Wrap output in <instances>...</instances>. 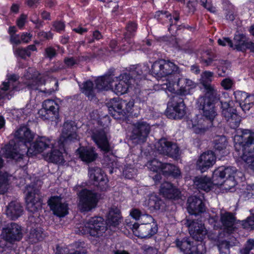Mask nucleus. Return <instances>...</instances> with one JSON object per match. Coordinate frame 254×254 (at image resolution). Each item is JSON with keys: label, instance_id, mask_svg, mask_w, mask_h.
Listing matches in <instances>:
<instances>
[{"label": "nucleus", "instance_id": "obj_41", "mask_svg": "<svg viewBox=\"0 0 254 254\" xmlns=\"http://www.w3.org/2000/svg\"><path fill=\"white\" fill-rule=\"evenodd\" d=\"M93 85V83L92 81H87L84 83L81 89L82 92L84 93L90 100H93L95 96Z\"/></svg>", "mask_w": 254, "mask_h": 254}, {"label": "nucleus", "instance_id": "obj_62", "mask_svg": "<svg viewBox=\"0 0 254 254\" xmlns=\"http://www.w3.org/2000/svg\"><path fill=\"white\" fill-rule=\"evenodd\" d=\"M126 105L123 107L124 111L125 112V116L126 115L127 113H129L131 111L132 108L134 106V101L132 100H130L128 102L125 100Z\"/></svg>", "mask_w": 254, "mask_h": 254}, {"label": "nucleus", "instance_id": "obj_29", "mask_svg": "<svg viewBox=\"0 0 254 254\" xmlns=\"http://www.w3.org/2000/svg\"><path fill=\"white\" fill-rule=\"evenodd\" d=\"M79 157L81 160L87 163L95 161L98 157V154L93 147H80L78 149Z\"/></svg>", "mask_w": 254, "mask_h": 254}, {"label": "nucleus", "instance_id": "obj_14", "mask_svg": "<svg viewBox=\"0 0 254 254\" xmlns=\"http://www.w3.org/2000/svg\"><path fill=\"white\" fill-rule=\"evenodd\" d=\"M77 127L73 121H66L63 126L61 136L58 141L59 149L64 150V146L68 142L77 139Z\"/></svg>", "mask_w": 254, "mask_h": 254}, {"label": "nucleus", "instance_id": "obj_24", "mask_svg": "<svg viewBox=\"0 0 254 254\" xmlns=\"http://www.w3.org/2000/svg\"><path fill=\"white\" fill-rule=\"evenodd\" d=\"M192 129L196 134H202L210 127L213 126V123L201 115L196 116L191 121Z\"/></svg>", "mask_w": 254, "mask_h": 254}, {"label": "nucleus", "instance_id": "obj_34", "mask_svg": "<svg viewBox=\"0 0 254 254\" xmlns=\"http://www.w3.org/2000/svg\"><path fill=\"white\" fill-rule=\"evenodd\" d=\"M58 147V144L55 146L53 144V148H51V152L47 153L45 155V159L49 162L55 163L60 164L64 161V157L62 153L58 149H55V147Z\"/></svg>", "mask_w": 254, "mask_h": 254}, {"label": "nucleus", "instance_id": "obj_38", "mask_svg": "<svg viewBox=\"0 0 254 254\" xmlns=\"http://www.w3.org/2000/svg\"><path fill=\"white\" fill-rule=\"evenodd\" d=\"M121 217L120 211L117 208H111L107 217V224L111 226H117L121 222Z\"/></svg>", "mask_w": 254, "mask_h": 254}, {"label": "nucleus", "instance_id": "obj_22", "mask_svg": "<svg viewBox=\"0 0 254 254\" xmlns=\"http://www.w3.org/2000/svg\"><path fill=\"white\" fill-rule=\"evenodd\" d=\"M187 209L190 214V217H197L203 212L205 209L201 199L196 196H191L188 199Z\"/></svg>", "mask_w": 254, "mask_h": 254}, {"label": "nucleus", "instance_id": "obj_5", "mask_svg": "<svg viewBox=\"0 0 254 254\" xmlns=\"http://www.w3.org/2000/svg\"><path fill=\"white\" fill-rule=\"evenodd\" d=\"M236 168L233 167L221 166L215 169L212 177V184L215 186H221L224 183L231 182V184H227L229 187H234L236 185L234 180V174Z\"/></svg>", "mask_w": 254, "mask_h": 254}, {"label": "nucleus", "instance_id": "obj_33", "mask_svg": "<svg viewBox=\"0 0 254 254\" xmlns=\"http://www.w3.org/2000/svg\"><path fill=\"white\" fill-rule=\"evenodd\" d=\"M4 160L0 156V170L3 167ZM11 177L7 172L0 171V194L5 193L9 185V178Z\"/></svg>", "mask_w": 254, "mask_h": 254}, {"label": "nucleus", "instance_id": "obj_58", "mask_svg": "<svg viewBox=\"0 0 254 254\" xmlns=\"http://www.w3.org/2000/svg\"><path fill=\"white\" fill-rule=\"evenodd\" d=\"M233 84L234 81L230 78H225L221 82V85L225 90L230 89Z\"/></svg>", "mask_w": 254, "mask_h": 254}, {"label": "nucleus", "instance_id": "obj_54", "mask_svg": "<svg viewBox=\"0 0 254 254\" xmlns=\"http://www.w3.org/2000/svg\"><path fill=\"white\" fill-rule=\"evenodd\" d=\"M243 228L247 229H254V214L242 221Z\"/></svg>", "mask_w": 254, "mask_h": 254}, {"label": "nucleus", "instance_id": "obj_12", "mask_svg": "<svg viewBox=\"0 0 254 254\" xmlns=\"http://www.w3.org/2000/svg\"><path fill=\"white\" fill-rule=\"evenodd\" d=\"M221 105V113L222 116L229 123L231 128L238 127L241 121V117L238 114L237 111L233 105L232 101H220Z\"/></svg>", "mask_w": 254, "mask_h": 254}, {"label": "nucleus", "instance_id": "obj_30", "mask_svg": "<svg viewBox=\"0 0 254 254\" xmlns=\"http://www.w3.org/2000/svg\"><path fill=\"white\" fill-rule=\"evenodd\" d=\"M193 182L194 186L198 190L206 192L209 191L213 188L211 179L206 176L195 177Z\"/></svg>", "mask_w": 254, "mask_h": 254}, {"label": "nucleus", "instance_id": "obj_44", "mask_svg": "<svg viewBox=\"0 0 254 254\" xmlns=\"http://www.w3.org/2000/svg\"><path fill=\"white\" fill-rule=\"evenodd\" d=\"M215 55L209 51H206L204 55L202 56L199 59L200 63L204 66L211 65L212 62L215 60Z\"/></svg>", "mask_w": 254, "mask_h": 254}, {"label": "nucleus", "instance_id": "obj_8", "mask_svg": "<svg viewBox=\"0 0 254 254\" xmlns=\"http://www.w3.org/2000/svg\"><path fill=\"white\" fill-rule=\"evenodd\" d=\"M218 93L215 97L205 94L204 96L199 97L197 102L199 109L203 111V114L201 116L213 123L217 115L214 101L218 99Z\"/></svg>", "mask_w": 254, "mask_h": 254}, {"label": "nucleus", "instance_id": "obj_40", "mask_svg": "<svg viewBox=\"0 0 254 254\" xmlns=\"http://www.w3.org/2000/svg\"><path fill=\"white\" fill-rule=\"evenodd\" d=\"M161 15H162L161 18H169L170 24L169 27H168V31L171 33L172 35H173L175 33L174 31L177 30L181 26L180 25L178 27H176L173 24L172 16L171 14L169 13L167 11H157L155 15V17L158 18Z\"/></svg>", "mask_w": 254, "mask_h": 254}, {"label": "nucleus", "instance_id": "obj_10", "mask_svg": "<svg viewBox=\"0 0 254 254\" xmlns=\"http://www.w3.org/2000/svg\"><path fill=\"white\" fill-rule=\"evenodd\" d=\"M174 243L177 248L185 254H203L206 252L202 243L194 245L188 237L177 238Z\"/></svg>", "mask_w": 254, "mask_h": 254}, {"label": "nucleus", "instance_id": "obj_28", "mask_svg": "<svg viewBox=\"0 0 254 254\" xmlns=\"http://www.w3.org/2000/svg\"><path fill=\"white\" fill-rule=\"evenodd\" d=\"M23 212V208L17 201H12L8 203L5 210V214L9 219L14 220L20 217Z\"/></svg>", "mask_w": 254, "mask_h": 254}, {"label": "nucleus", "instance_id": "obj_55", "mask_svg": "<svg viewBox=\"0 0 254 254\" xmlns=\"http://www.w3.org/2000/svg\"><path fill=\"white\" fill-rule=\"evenodd\" d=\"M236 101L239 104L240 106L241 103L245 101V99L247 98L248 93L241 91H236L234 93Z\"/></svg>", "mask_w": 254, "mask_h": 254}, {"label": "nucleus", "instance_id": "obj_15", "mask_svg": "<svg viewBox=\"0 0 254 254\" xmlns=\"http://www.w3.org/2000/svg\"><path fill=\"white\" fill-rule=\"evenodd\" d=\"M146 220V223H144L145 222L144 220L141 224L134 223L132 225L131 228L136 236L141 238H150L157 232V225L154 220L148 221V219Z\"/></svg>", "mask_w": 254, "mask_h": 254}, {"label": "nucleus", "instance_id": "obj_48", "mask_svg": "<svg viewBox=\"0 0 254 254\" xmlns=\"http://www.w3.org/2000/svg\"><path fill=\"white\" fill-rule=\"evenodd\" d=\"M42 107L47 109V110L59 113L60 106L58 103L53 100L47 99L45 100L42 104Z\"/></svg>", "mask_w": 254, "mask_h": 254}, {"label": "nucleus", "instance_id": "obj_43", "mask_svg": "<svg viewBox=\"0 0 254 254\" xmlns=\"http://www.w3.org/2000/svg\"><path fill=\"white\" fill-rule=\"evenodd\" d=\"M169 144L170 141L165 138H162L156 144L155 147L159 153L166 155Z\"/></svg>", "mask_w": 254, "mask_h": 254}, {"label": "nucleus", "instance_id": "obj_47", "mask_svg": "<svg viewBox=\"0 0 254 254\" xmlns=\"http://www.w3.org/2000/svg\"><path fill=\"white\" fill-rule=\"evenodd\" d=\"M29 239L32 243L41 241L43 239L41 231L38 229H31L29 234Z\"/></svg>", "mask_w": 254, "mask_h": 254}, {"label": "nucleus", "instance_id": "obj_9", "mask_svg": "<svg viewBox=\"0 0 254 254\" xmlns=\"http://www.w3.org/2000/svg\"><path fill=\"white\" fill-rule=\"evenodd\" d=\"M185 225L188 228L189 233L192 238L196 241L200 242L205 238L207 234V230L204 223L199 217L186 218Z\"/></svg>", "mask_w": 254, "mask_h": 254}, {"label": "nucleus", "instance_id": "obj_19", "mask_svg": "<svg viewBox=\"0 0 254 254\" xmlns=\"http://www.w3.org/2000/svg\"><path fill=\"white\" fill-rule=\"evenodd\" d=\"M131 83L130 76L127 73L121 74L119 76H114L111 89L117 95H123L127 93Z\"/></svg>", "mask_w": 254, "mask_h": 254}, {"label": "nucleus", "instance_id": "obj_46", "mask_svg": "<svg viewBox=\"0 0 254 254\" xmlns=\"http://www.w3.org/2000/svg\"><path fill=\"white\" fill-rule=\"evenodd\" d=\"M130 215L135 220H139L141 218V220L143 221V220L148 219V221H153L154 219L150 215H142L141 214V211L136 208H133L130 211Z\"/></svg>", "mask_w": 254, "mask_h": 254}, {"label": "nucleus", "instance_id": "obj_53", "mask_svg": "<svg viewBox=\"0 0 254 254\" xmlns=\"http://www.w3.org/2000/svg\"><path fill=\"white\" fill-rule=\"evenodd\" d=\"M137 29V25L136 23L129 22L128 23L127 25L126 26V29L127 32L124 34V38L125 40L129 44H131V42L130 40L128 39L129 37V35L133 32H135Z\"/></svg>", "mask_w": 254, "mask_h": 254}, {"label": "nucleus", "instance_id": "obj_17", "mask_svg": "<svg viewBox=\"0 0 254 254\" xmlns=\"http://www.w3.org/2000/svg\"><path fill=\"white\" fill-rule=\"evenodd\" d=\"M88 175L90 179L93 181V184L100 190L103 191L108 187V178L106 175L99 167L89 168Z\"/></svg>", "mask_w": 254, "mask_h": 254}, {"label": "nucleus", "instance_id": "obj_31", "mask_svg": "<svg viewBox=\"0 0 254 254\" xmlns=\"http://www.w3.org/2000/svg\"><path fill=\"white\" fill-rule=\"evenodd\" d=\"M220 220L224 229L229 233H231L234 229L236 218L234 214L229 212L221 213Z\"/></svg>", "mask_w": 254, "mask_h": 254}, {"label": "nucleus", "instance_id": "obj_11", "mask_svg": "<svg viewBox=\"0 0 254 254\" xmlns=\"http://www.w3.org/2000/svg\"><path fill=\"white\" fill-rule=\"evenodd\" d=\"M26 208L28 211L35 213L42 208V200L40 195V190L34 185L26 188Z\"/></svg>", "mask_w": 254, "mask_h": 254}, {"label": "nucleus", "instance_id": "obj_50", "mask_svg": "<svg viewBox=\"0 0 254 254\" xmlns=\"http://www.w3.org/2000/svg\"><path fill=\"white\" fill-rule=\"evenodd\" d=\"M219 64L220 65L218 67V74L220 76H225L229 73V70L227 66L229 65V63L224 60H219Z\"/></svg>", "mask_w": 254, "mask_h": 254}, {"label": "nucleus", "instance_id": "obj_60", "mask_svg": "<svg viewBox=\"0 0 254 254\" xmlns=\"http://www.w3.org/2000/svg\"><path fill=\"white\" fill-rule=\"evenodd\" d=\"M123 173L126 178L130 179L136 175V171L133 168L126 167L124 169Z\"/></svg>", "mask_w": 254, "mask_h": 254}, {"label": "nucleus", "instance_id": "obj_27", "mask_svg": "<svg viewBox=\"0 0 254 254\" xmlns=\"http://www.w3.org/2000/svg\"><path fill=\"white\" fill-rule=\"evenodd\" d=\"M160 192L164 197L170 199H178L181 197V192L171 183L165 182L160 186Z\"/></svg>", "mask_w": 254, "mask_h": 254}, {"label": "nucleus", "instance_id": "obj_59", "mask_svg": "<svg viewBox=\"0 0 254 254\" xmlns=\"http://www.w3.org/2000/svg\"><path fill=\"white\" fill-rule=\"evenodd\" d=\"M44 55L45 57L52 59L57 55V52L55 49L49 47L45 49Z\"/></svg>", "mask_w": 254, "mask_h": 254}, {"label": "nucleus", "instance_id": "obj_3", "mask_svg": "<svg viewBox=\"0 0 254 254\" xmlns=\"http://www.w3.org/2000/svg\"><path fill=\"white\" fill-rule=\"evenodd\" d=\"M242 141L241 145L244 151L243 160L249 169L254 173V132L249 129H244L241 135Z\"/></svg>", "mask_w": 254, "mask_h": 254}, {"label": "nucleus", "instance_id": "obj_49", "mask_svg": "<svg viewBox=\"0 0 254 254\" xmlns=\"http://www.w3.org/2000/svg\"><path fill=\"white\" fill-rule=\"evenodd\" d=\"M254 103V96L248 94L247 98L245 99V101L241 103L240 106L242 110L246 112L249 111L253 106Z\"/></svg>", "mask_w": 254, "mask_h": 254}, {"label": "nucleus", "instance_id": "obj_20", "mask_svg": "<svg viewBox=\"0 0 254 254\" xmlns=\"http://www.w3.org/2000/svg\"><path fill=\"white\" fill-rule=\"evenodd\" d=\"M53 143L45 137H41L37 139L30 146L27 147L24 153L30 157L43 152L47 148H53Z\"/></svg>", "mask_w": 254, "mask_h": 254}, {"label": "nucleus", "instance_id": "obj_4", "mask_svg": "<svg viewBox=\"0 0 254 254\" xmlns=\"http://www.w3.org/2000/svg\"><path fill=\"white\" fill-rule=\"evenodd\" d=\"M107 226V222L103 218L95 216L90 218L84 226H80L76 232L79 234H89L90 236L99 237L105 232Z\"/></svg>", "mask_w": 254, "mask_h": 254}, {"label": "nucleus", "instance_id": "obj_16", "mask_svg": "<svg viewBox=\"0 0 254 254\" xmlns=\"http://www.w3.org/2000/svg\"><path fill=\"white\" fill-rule=\"evenodd\" d=\"M47 203L53 214L57 216L64 217L68 213V204L61 196H52Z\"/></svg>", "mask_w": 254, "mask_h": 254}, {"label": "nucleus", "instance_id": "obj_26", "mask_svg": "<svg viewBox=\"0 0 254 254\" xmlns=\"http://www.w3.org/2000/svg\"><path fill=\"white\" fill-rule=\"evenodd\" d=\"M213 74V72L209 71H205L203 72L201 75V83L205 95H209L212 97H215L218 92L210 83L212 81Z\"/></svg>", "mask_w": 254, "mask_h": 254}, {"label": "nucleus", "instance_id": "obj_18", "mask_svg": "<svg viewBox=\"0 0 254 254\" xmlns=\"http://www.w3.org/2000/svg\"><path fill=\"white\" fill-rule=\"evenodd\" d=\"M91 138L97 146L106 154L112 153L113 148L109 143L105 131L103 129L95 130L92 132Z\"/></svg>", "mask_w": 254, "mask_h": 254}, {"label": "nucleus", "instance_id": "obj_57", "mask_svg": "<svg viewBox=\"0 0 254 254\" xmlns=\"http://www.w3.org/2000/svg\"><path fill=\"white\" fill-rule=\"evenodd\" d=\"M18 76L16 75L13 74L8 77V81L7 82H3L2 87H1V90L5 91L8 90L9 84L12 82H16L18 80Z\"/></svg>", "mask_w": 254, "mask_h": 254}, {"label": "nucleus", "instance_id": "obj_6", "mask_svg": "<svg viewBox=\"0 0 254 254\" xmlns=\"http://www.w3.org/2000/svg\"><path fill=\"white\" fill-rule=\"evenodd\" d=\"M78 195V207L81 212H88L96 208L100 198L98 193L86 189L80 190Z\"/></svg>", "mask_w": 254, "mask_h": 254}, {"label": "nucleus", "instance_id": "obj_51", "mask_svg": "<svg viewBox=\"0 0 254 254\" xmlns=\"http://www.w3.org/2000/svg\"><path fill=\"white\" fill-rule=\"evenodd\" d=\"M163 164L157 159H154L147 163V166L150 171L156 172L159 170L161 171Z\"/></svg>", "mask_w": 254, "mask_h": 254}, {"label": "nucleus", "instance_id": "obj_1", "mask_svg": "<svg viewBox=\"0 0 254 254\" xmlns=\"http://www.w3.org/2000/svg\"><path fill=\"white\" fill-rule=\"evenodd\" d=\"M34 135L26 126H21L14 133L15 140H10L2 149L5 157L20 161L24 156L22 150L27 149L28 144L33 141Z\"/></svg>", "mask_w": 254, "mask_h": 254}, {"label": "nucleus", "instance_id": "obj_21", "mask_svg": "<svg viewBox=\"0 0 254 254\" xmlns=\"http://www.w3.org/2000/svg\"><path fill=\"white\" fill-rule=\"evenodd\" d=\"M2 233L4 238L10 243L19 241L23 237L21 226L14 222L7 224L5 228H3Z\"/></svg>", "mask_w": 254, "mask_h": 254}, {"label": "nucleus", "instance_id": "obj_25", "mask_svg": "<svg viewBox=\"0 0 254 254\" xmlns=\"http://www.w3.org/2000/svg\"><path fill=\"white\" fill-rule=\"evenodd\" d=\"M216 161V156L212 151H208L202 154L197 162V167L201 172H205L212 167Z\"/></svg>", "mask_w": 254, "mask_h": 254}, {"label": "nucleus", "instance_id": "obj_56", "mask_svg": "<svg viewBox=\"0 0 254 254\" xmlns=\"http://www.w3.org/2000/svg\"><path fill=\"white\" fill-rule=\"evenodd\" d=\"M14 54L16 56H19L22 59H25L26 57H29L31 56V53L28 52L25 48L16 49L14 51Z\"/></svg>", "mask_w": 254, "mask_h": 254}, {"label": "nucleus", "instance_id": "obj_7", "mask_svg": "<svg viewBox=\"0 0 254 254\" xmlns=\"http://www.w3.org/2000/svg\"><path fill=\"white\" fill-rule=\"evenodd\" d=\"M151 72L154 76L162 77L179 74L181 71L178 65L174 63L161 59L153 63L151 66Z\"/></svg>", "mask_w": 254, "mask_h": 254}, {"label": "nucleus", "instance_id": "obj_23", "mask_svg": "<svg viewBox=\"0 0 254 254\" xmlns=\"http://www.w3.org/2000/svg\"><path fill=\"white\" fill-rule=\"evenodd\" d=\"M110 114L116 119H121L125 117L123 107L126 105L125 100L119 98H114L108 103Z\"/></svg>", "mask_w": 254, "mask_h": 254}, {"label": "nucleus", "instance_id": "obj_13", "mask_svg": "<svg viewBox=\"0 0 254 254\" xmlns=\"http://www.w3.org/2000/svg\"><path fill=\"white\" fill-rule=\"evenodd\" d=\"M150 126L146 122L140 121L133 124L130 139L137 144L146 141L150 131Z\"/></svg>", "mask_w": 254, "mask_h": 254}, {"label": "nucleus", "instance_id": "obj_42", "mask_svg": "<svg viewBox=\"0 0 254 254\" xmlns=\"http://www.w3.org/2000/svg\"><path fill=\"white\" fill-rule=\"evenodd\" d=\"M227 145V139L225 136L216 137L214 140V147L216 151H222V155H225L223 151Z\"/></svg>", "mask_w": 254, "mask_h": 254}, {"label": "nucleus", "instance_id": "obj_32", "mask_svg": "<svg viewBox=\"0 0 254 254\" xmlns=\"http://www.w3.org/2000/svg\"><path fill=\"white\" fill-rule=\"evenodd\" d=\"M114 81V75L105 74L97 78L95 80L96 86L99 90H108L112 87Z\"/></svg>", "mask_w": 254, "mask_h": 254}, {"label": "nucleus", "instance_id": "obj_61", "mask_svg": "<svg viewBox=\"0 0 254 254\" xmlns=\"http://www.w3.org/2000/svg\"><path fill=\"white\" fill-rule=\"evenodd\" d=\"M64 63L67 67H71L78 62L77 59H75L73 57H66L64 59Z\"/></svg>", "mask_w": 254, "mask_h": 254}, {"label": "nucleus", "instance_id": "obj_2", "mask_svg": "<svg viewBox=\"0 0 254 254\" xmlns=\"http://www.w3.org/2000/svg\"><path fill=\"white\" fill-rule=\"evenodd\" d=\"M178 88L176 94L171 98L166 110V115L168 118L173 119H181L186 114V106L184 103V97L189 94V88L195 87V83L191 80L179 78L176 84Z\"/></svg>", "mask_w": 254, "mask_h": 254}, {"label": "nucleus", "instance_id": "obj_36", "mask_svg": "<svg viewBox=\"0 0 254 254\" xmlns=\"http://www.w3.org/2000/svg\"><path fill=\"white\" fill-rule=\"evenodd\" d=\"M148 67L145 65H137L127 75H129L130 81L134 80L141 79L144 77V75L148 72Z\"/></svg>", "mask_w": 254, "mask_h": 254}, {"label": "nucleus", "instance_id": "obj_64", "mask_svg": "<svg viewBox=\"0 0 254 254\" xmlns=\"http://www.w3.org/2000/svg\"><path fill=\"white\" fill-rule=\"evenodd\" d=\"M53 27L56 31L60 32L64 30L65 25L63 22L58 21L54 22Z\"/></svg>", "mask_w": 254, "mask_h": 254}, {"label": "nucleus", "instance_id": "obj_39", "mask_svg": "<svg viewBox=\"0 0 254 254\" xmlns=\"http://www.w3.org/2000/svg\"><path fill=\"white\" fill-rule=\"evenodd\" d=\"M38 115L39 117L43 120L54 121L59 118V113L47 110V109L42 107V108L39 110Z\"/></svg>", "mask_w": 254, "mask_h": 254}, {"label": "nucleus", "instance_id": "obj_37", "mask_svg": "<svg viewBox=\"0 0 254 254\" xmlns=\"http://www.w3.org/2000/svg\"><path fill=\"white\" fill-rule=\"evenodd\" d=\"M247 41V37L244 34H235L232 41L231 48L239 51L245 52V46Z\"/></svg>", "mask_w": 254, "mask_h": 254}, {"label": "nucleus", "instance_id": "obj_63", "mask_svg": "<svg viewBox=\"0 0 254 254\" xmlns=\"http://www.w3.org/2000/svg\"><path fill=\"white\" fill-rule=\"evenodd\" d=\"M218 43L219 45L225 46L227 44L231 48L232 41L228 37H223L222 39L218 40Z\"/></svg>", "mask_w": 254, "mask_h": 254}, {"label": "nucleus", "instance_id": "obj_52", "mask_svg": "<svg viewBox=\"0 0 254 254\" xmlns=\"http://www.w3.org/2000/svg\"><path fill=\"white\" fill-rule=\"evenodd\" d=\"M180 150L177 144L170 142L166 155L177 158L179 156Z\"/></svg>", "mask_w": 254, "mask_h": 254}, {"label": "nucleus", "instance_id": "obj_35", "mask_svg": "<svg viewBox=\"0 0 254 254\" xmlns=\"http://www.w3.org/2000/svg\"><path fill=\"white\" fill-rule=\"evenodd\" d=\"M161 172L166 177L171 176L178 178L181 176V171L179 168L170 163H164Z\"/></svg>", "mask_w": 254, "mask_h": 254}, {"label": "nucleus", "instance_id": "obj_45", "mask_svg": "<svg viewBox=\"0 0 254 254\" xmlns=\"http://www.w3.org/2000/svg\"><path fill=\"white\" fill-rule=\"evenodd\" d=\"M217 246L219 254H230V248L232 247L230 242L226 240H219L218 241Z\"/></svg>", "mask_w": 254, "mask_h": 254}]
</instances>
